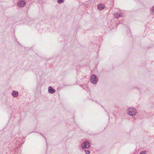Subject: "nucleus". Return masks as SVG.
Returning <instances> with one entry per match:
<instances>
[{
	"instance_id": "obj_1",
	"label": "nucleus",
	"mask_w": 154,
	"mask_h": 154,
	"mask_svg": "<svg viewBox=\"0 0 154 154\" xmlns=\"http://www.w3.org/2000/svg\"><path fill=\"white\" fill-rule=\"evenodd\" d=\"M127 113L128 115L131 116H134L137 113V110L134 108L129 107L127 109Z\"/></svg>"
},
{
	"instance_id": "obj_2",
	"label": "nucleus",
	"mask_w": 154,
	"mask_h": 154,
	"mask_svg": "<svg viewBox=\"0 0 154 154\" xmlns=\"http://www.w3.org/2000/svg\"><path fill=\"white\" fill-rule=\"evenodd\" d=\"M91 81L93 84L96 83L98 81V78L97 77L94 75H92L91 78Z\"/></svg>"
},
{
	"instance_id": "obj_3",
	"label": "nucleus",
	"mask_w": 154,
	"mask_h": 154,
	"mask_svg": "<svg viewBox=\"0 0 154 154\" xmlns=\"http://www.w3.org/2000/svg\"><path fill=\"white\" fill-rule=\"evenodd\" d=\"M90 144V143L88 141H86L83 142L82 144V148L83 149L88 148L89 147Z\"/></svg>"
},
{
	"instance_id": "obj_4",
	"label": "nucleus",
	"mask_w": 154,
	"mask_h": 154,
	"mask_svg": "<svg viewBox=\"0 0 154 154\" xmlns=\"http://www.w3.org/2000/svg\"><path fill=\"white\" fill-rule=\"evenodd\" d=\"M26 3V2L24 1H20L17 3V6L20 7L21 8L23 7Z\"/></svg>"
},
{
	"instance_id": "obj_5",
	"label": "nucleus",
	"mask_w": 154,
	"mask_h": 154,
	"mask_svg": "<svg viewBox=\"0 0 154 154\" xmlns=\"http://www.w3.org/2000/svg\"><path fill=\"white\" fill-rule=\"evenodd\" d=\"M97 7L99 10L102 11L105 8V6L102 4H100L98 5Z\"/></svg>"
},
{
	"instance_id": "obj_6",
	"label": "nucleus",
	"mask_w": 154,
	"mask_h": 154,
	"mask_svg": "<svg viewBox=\"0 0 154 154\" xmlns=\"http://www.w3.org/2000/svg\"><path fill=\"white\" fill-rule=\"evenodd\" d=\"M48 91L49 93L50 94H53L55 92V90L53 89L51 86L49 87Z\"/></svg>"
},
{
	"instance_id": "obj_7",
	"label": "nucleus",
	"mask_w": 154,
	"mask_h": 154,
	"mask_svg": "<svg viewBox=\"0 0 154 154\" xmlns=\"http://www.w3.org/2000/svg\"><path fill=\"white\" fill-rule=\"evenodd\" d=\"M18 95V93L15 91H13L12 93V95L14 97H17Z\"/></svg>"
},
{
	"instance_id": "obj_8",
	"label": "nucleus",
	"mask_w": 154,
	"mask_h": 154,
	"mask_svg": "<svg viewBox=\"0 0 154 154\" xmlns=\"http://www.w3.org/2000/svg\"><path fill=\"white\" fill-rule=\"evenodd\" d=\"M57 2L59 4H61L64 2L63 0H58Z\"/></svg>"
},
{
	"instance_id": "obj_9",
	"label": "nucleus",
	"mask_w": 154,
	"mask_h": 154,
	"mask_svg": "<svg viewBox=\"0 0 154 154\" xmlns=\"http://www.w3.org/2000/svg\"><path fill=\"white\" fill-rule=\"evenodd\" d=\"M85 152L86 154H89L90 153V152L88 150H85Z\"/></svg>"
},
{
	"instance_id": "obj_10",
	"label": "nucleus",
	"mask_w": 154,
	"mask_h": 154,
	"mask_svg": "<svg viewBox=\"0 0 154 154\" xmlns=\"http://www.w3.org/2000/svg\"><path fill=\"white\" fill-rule=\"evenodd\" d=\"M118 15L119 17H122L123 16V14L121 13H119L118 14Z\"/></svg>"
},
{
	"instance_id": "obj_11",
	"label": "nucleus",
	"mask_w": 154,
	"mask_h": 154,
	"mask_svg": "<svg viewBox=\"0 0 154 154\" xmlns=\"http://www.w3.org/2000/svg\"><path fill=\"white\" fill-rule=\"evenodd\" d=\"M146 152L145 151L142 152L140 154H146Z\"/></svg>"
},
{
	"instance_id": "obj_12",
	"label": "nucleus",
	"mask_w": 154,
	"mask_h": 154,
	"mask_svg": "<svg viewBox=\"0 0 154 154\" xmlns=\"http://www.w3.org/2000/svg\"><path fill=\"white\" fill-rule=\"evenodd\" d=\"M152 13L153 14H154V7H152Z\"/></svg>"
}]
</instances>
